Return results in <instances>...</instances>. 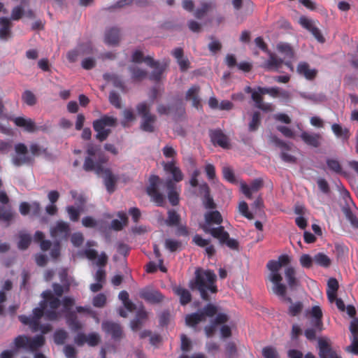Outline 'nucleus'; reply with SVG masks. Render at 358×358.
<instances>
[{"mask_svg":"<svg viewBox=\"0 0 358 358\" xmlns=\"http://www.w3.org/2000/svg\"><path fill=\"white\" fill-rule=\"evenodd\" d=\"M163 186L168 190V199L170 203L173 206H178L180 201L179 192L176 189L175 182L171 179H167L163 181L157 175H151L149 178V185L146 187V193L150 197V199L157 206H164L166 197L160 192L159 187Z\"/></svg>","mask_w":358,"mask_h":358,"instance_id":"obj_1","label":"nucleus"},{"mask_svg":"<svg viewBox=\"0 0 358 358\" xmlns=\"http://www.w3.org/2000/svg\"><path fill=\"white\" fill-rule=\"evenodd\" d=\"M216 280L217 276L213 271L198 268L195 271L194 279L189 282V287L192 290H198L201 299L208 301L210 300L208 292L216 294L218 291Z\"/></svg>","mask_w":358,"mask_h":358,"instance_id":"obj_2","label":"nucleus"},{"mask_svg":"<svg viewBox=\"0 0 358 358\" xmlns=\"http://www.w3.org/2000/svg\"><path fill=\"white\" fill-rule=\"evenodd\" d=\"M116 124L117 119L106 115H103L99 119L94 120L92 126L96 133L95 136L96 139L99 142L106 141L111 133L110 127H114Z\"/></svg>","mask_w":358,"mask_h":358,"instance_id":"obj_3","label":"nucleus"},{"mask_svg":"<svg viewBox=\"0 0 358 358\" xmlns=\"http://www.w3.org/2000/svg\"><path fill=\"white\" fill-rule=\"evenodd\" d=\"M280 90L277 87H257V92H255L252 94V99L255 102V106L264 112H272L274 109L273 106L270 103H264L262 96L269 94L272 97H278Z\"/></svg>","mask_w":358,"mask_h":358,"instance_id":"obj_4","label":"nucleus"},{"mask_svg":"<svg viewBox=\"0 0 358 358\" xmlns=\"http://www.w3.org/2000/svg\"><path fill=\"white\" fill-rule=\"evenodd\" d=\"M203 230L206 234H209L213 238L218 239L221 245L225 244L231 250H238V241L236 239L231 238L229 234L224 230L223 226H219L217 227H204Z\"/></svg>","mask_w":358,"mask_h":358,"instance_id":"obj_5","label":"nucleus"},{"mask_svg":"<svg viewBox=\"0 0 358 358\" xmlns=\"http://www.w3.org/2000/svg\"><path fill=\"white\" fill-rule=\"evenodd\" d=\"M45 307L42 302L40 303V307L35 308L33 310L32 316L21 315L18 316L19 320L24 325H28L33 332H36L39 329V322L41 318L45 316Z\"/></svg>","mask_w":358,"mask_h":358,"instance_id":"obj_6","label":"nucleus"},{"mask_svg":"<svg viewBox=\"0 0 358 358\" xmlns=\"http://www.w3.org/2000/svg\"><path fill=\"white\" fill-rule=\"evenodd\" d=\"M270 141L272 143H273L275 146L280 148V157L282 159V161L290 164H295L296 162V157L288 153V152L290 151L292 149V146L290 144L280 139L275 135H271L270 136Z\"/></svg>","mask_w":358,"mask_h":358,"instance_id":"obj_7","label":"nucleus"},{"mask_svg":"<svg viewBox=\"0 0 358 358\" xmlns=\"http://www.w3.org/2000/svg\"><path fill=\"white\" fill-rule=\"evenodd\" d=\"M15 151L17 155L12 158V162L15 166H21L33 162V158L27 155L28 149L24 143H19L16 144Z\"/></svg>","mask_w":358,"mask_h":358,"instance_id":"obj_8","label":"nucleus"},{"mask_svg":"<svg viewBox=\"0 0 358 358\" xmlns=\"http://www.w3.org/2000/svg\"><path fill=\"white\" fill-rule=\"evenodd\" d=\"M103 331L110 335L114 341H120L124 334L121 325L112 321H104L101 324Z\"/></svg>","mask_w":358,"mask_h":358,"instance_id":"obj_9","label":"nucleus"},{"mask_svg":"<svg viewBox=\"0 0 358 358\" xmlns=\"http://www.w3.org/2000/svg\"><path fill=\"white\" fill-rule=\"evenodd\" d=\"M209 137L214 145H218L224 149L229 148V138L220 129H210Z\"/></svg>","mask_w":358,"mask_h":358,"instance_id":"obj_10","label":"nucleus"},{"mask_svg":"<svg viewBox=\"0 0 358 358\" xmlns=\"http://www.w3.org/2000/svg\"><path fill=\"white\" fill-rule=\"evenodd\" d=\"M300 138L305 144L315 148H319L321 145L323 140L322 135L320 133L306 131H303L301 132Z\"/></svg>","mask_w":358,"mask_h":358,"instance_id":"obj_11","label":"nucleus"},{"mask_svg":"<svg viewBox=\"0 0 358 358\" xmlns=\"http://www.w3.org/2000/svg\"><path fill=\"white\" fill-rule=\"evenodd\" d=\"M70 232L69 224L65 222H57L55 227H52L50 230V235L52 238L57 241H60L63 238H66Z\"/></svg>","mask_w":358,"mask_h":358,"instance_id":"obj_12","label":"nucleus"},{"mask_svg":"<svg viewBox=\"0 0 358 358\" xmlns=\"http://www.w3.org/2000/svg\"><path fill=\"white\" fill-rule=\"evenodd\" d=\"M299 22L303 28L309 31L319 42H324V38L312 20L305 16H301L299 18Z\"/></svg>","mask_w":358,"mask_h":358,"instance_id":"obj_13","label":"nucleus"},{"mask_svg":"<svg viewBox=\"0 0 358 358\" xmlns=\"http://www.w3.org/2000/svg\"><path fill=\"white\" fill-rule=\"evenodd\" d=\"M199 194L203 196V205L206 209H215L216 204L210 195V187L206 182L199 185Z\"/></svg>","mask_w":358,"mask_h":358,"instance_id":"obj_14","label":"nucleus"},{"mask_svg":"<svg viewBox=\"0 0 358 358\" xmlns=\"http://www.w3.org/2000/svg\"><path fill=\"white\" fill-rule=\"evenodd\" d=\"M232 4L236 10H239L243 4L244 5V15H242L241 13H237V18L240 20L241 22H243L246 15L252 14L253 11V4L250 0H232Z\"/></svg>","mask_w":358,"mask_h":358,"instance_id":"obj_15","label":"nucleus"},{"mask_svg":"<svg viewBox=\"0 0 358 358\" xmlns=\"http://www.w3.org/2000/svg\"><path fill=\"white\" fill-rule=\"evenodd\" d=\"M318 348L320 358H341L326 340L319 339Z\"/></svg>","mask_w":358,"mask_h":358,"instance_id":"obj_16","label":"nucleus"},{"mask_svg":"<svg viewBox=\"0 0 358 358\" xmlns=\"http://www.w3.org/2000/svg\"><path fill=\"white\" fill-rule=\"evenodd\" d=\"M43 300L41 301L45 308L57 309L61 305L59 297L55 296L51 290H45L42 293Z\"/></svg>","mask_w":358,"mask_h":358,"instance_id":"obj_17","label":"nucleus"},{"mask_svg":"<svg viewBox=\"0 0 358 358\" xmlns=\"http://www.w3.org/2000/svg\"><path fill=\"white\" fill-rule=\"evenodd\" d=\"M164 170L172 175V180L175 182H180L183 180V173L179 167L176 166V162L172 160L163 164Z\"/></svg>","mask_w":358,"mask_h":358,"instance_id":"obj_18","label":"nucleus"},{"mask_svg":"<svg viewBox=\"0 0 358 358\" xmlns=\"http://www.w3.org/2000/svg\"><path fill=\"white\" fill-rule=\"evenodd\" d=\"M103 174L104 185L108 193L111 194L115 191V185L117 181V177L115 176L110 169H103L101 171Z\"/></svg>","mask_w":358,"mask_h":358,"instance_id":"obj_19","label":"nucleus"},{"mask_svg":"<svg viewBox=\"0 0 358 358\" xmlns=\"http://www.w3.org/2000/svg\"><path fill=\"white\" fill-rule=\"evenodd\" d=\"M171 54L176 58L180 70L182 72H185L190 68V62L187 57H184V52L182 48H175L172 51Z\"/></svg>","mask_w":358,"mask_h":358,"instance_id":"obj_20","label":"nucleus"},{"mask_svg":"<svg viewBox=\"0 0 358 358\" xmlns=\"http://www.w3.org/2000/svg\"><path fill=\"white\" fill-rule=\"evenodd\" d=\"M12 27L13 24L8 17H2L0 19V40L7 41L11 37Z\"/></svg>","mask_w":358,"mask_h":358,"instance_id":"obj_21","label":"nucleus"},{"mask_svg":"<svg viewBox=\"0 0 358 358\" xmlns=\"http://www.w3.org/2000/svg\"><path fill=\"white\" fill-rule=\"evenodd\" d=\"M15 124L23 128L27 132H34L36 130V124L31 118H25L24 117H17L12 119Z\"/></svg>","mask_w":358,"mask_h":358,"instance_id":"obj_22","label":"nucleus"},{"mask_svg":"<svg viewBox=\"0 0 358 358\" xmlns=\"http://www.w3.org/2000/svg\"><path fill=\"white\" fill-rule=\"evenodd\" d=\"M140 296L152 303H160L164 299L162 293L156 290H142L140 292Z\"/></svg>","mask_w":358,"mask_h":358,"instance_id":"obj_23","label":"nucleus"},{"mask_svg":"<svg viewBox=\"0 0 358 358\" xmlns=\"http://www.w3.org/2000/svg\"><path fill=\"white\" fill-rule=\"evenodd\" d=\"M267 268L271 271L268 278L270 281H282V277L279 273L280 265L276 260H270L266 264Z\"/></svg>","mask_w":358,"mask_h":358,"instance_id":"obj_24","label":"nucleus"},{"mask_svg":"<svg viewBox=\"0 0 358 358\" xmlns=\"http://www.w3.org/2000/svg\"><path fill=\"white\" fill-rule=\"evenodd\" d=\"M297 73L301 76H303L307 80H313L317 73V71L315 69H310L309 64L307 62H300L296 69Z\"/></svg>","mask_w":358,"mask_h":358,"instance_id":"obj_25","label":"nucleus"},{"mask_svg":"<svg viewBox=\"0 0 358 358\" xmlns=\"http://www.w3.org/2000/svg\"><path fill=\"white\" fill-rule=\"evenodd\" d=\"M206 224L202 227H210L211 224H222L223 219L221 213L218 210L209 211L204 215Z\"/></svg>","mask_w":358,"mask_h":358,"instance_id":"obj_26","label":"nucleus"},{"mask_svg":"<svg viewBox=\"0 0 358 358\" xmlns=\"http://www.w3.org/2000/svg\"><path fill=\"white\" fill-rule=\"evenodd\" d=\"M199 90L200 87L199 86L193 85L187 90L185 96L186 100L192 101V106L197 109L201 107L199 97Z\"/></svg>","mask_w":358,"mask_h":358,"instance_id":"obj_27","label":"nucleus"},{"mask_svg":"<svg viewBox=\"0 0 358 358\" xmlns=\"http://www.w3.org/2000/svg\"><path fill=\"white\" fill-rule=\"evenodd\" d=\"M102 162H94L90 157H87L83 164V169L85 171H95L97 175H101L102 170L104 169L101 164Z\"/></svg>","mask_w":358,"mask_h":358,"instance_id":"obj_28","label":"nucleus"},{"mask_svg":"<svg viewBox=\"0 0 358 358\" xmlns=\"http://www.w3.org/2000/svg\"><path fill=\"white\" fill-rule=\"evenodd\" d=\"M15 215L10 206H0V221L7 223L8 226L13 221Z\"/></svg>","mask_w":358,"mask_h":358,"instance_id":"obj_29","label":"nucleus"},{"mask_svg":"<svg viewBox=\"0 0 358 358\" xmlns=\"http://www.w3.org/2000/svg\"><path fill=\"white\" fill-rule=\"evenodd\" d=\"M311 315L315 318V320L312 321V324L318 331H321L322 330L323 323L322 321V311L320 307L318 306H313L311 310Z\"/></svg>","mask_w":358,"mask_h":358,"instance_id":"obj_30","label":"nucleus"},{"mask_svg":"<svg viewBox=\"0 0 358 358\" xmlns=\"http://www.w3.org/2000/svg\"><path fill=\"white\" fill-rule=\"evenodd\" d=\"M120 41V30L117 27H111L106 31L105 43L109 45H116Z\"/></svg>","mask_w":358,"mask_h":358,"instance_id":"obj_31","label":"nucleus"},{"mask_svg":"<svg viewBox=\"0 0 358 358\" xmlns=\"http://www.w3.org/2000/svg\"><path fill=\"white\" fill-rule=\"evenodd\" d=\"M283 60L273 53H270L268 59L265 62L264 67L268 71H278L282 66Z\"/></svg>","mask_w":358,"mask_h":358,"instance_id":"obj_32","label":"nucleus"},{"mask_svg":"<svg viewBox=\"0 0 358 358\" xmlns=\"http://www.w3.org/2000/svg\"><path fill=\"white\" fill-rule=\"evenodd\" d=\"M174 293L180 297V303L185 306L192 301V294L189 291L180 286L173 288Z\"/></svg>","mask_w":358,"mask_h":358,"instance_id":"obj_33","label":"nucleus"},{"mask_svg":"<svg viewBox=\"0 0 358 358\" xmlns=\"http://www.w3.org/2000/svg\"><path fill=\"white\" fill-rule=\"evenodd\" d=\"M66 324L73 331H78L83 328V325L78 320L76 314L73 312H70L66 315Z\"/></svg>","mask_w":358,"mask_h":358,"instance_id":"obj_34","label":"nucleus"},{"mask_svg":"<svg viewBox=\"0 0 358 358\" xmlns=\"http://www.w3.org/2000/svg\"><path fill=\"white\" fill-rule=\"evenodd\" d=\"M157 120L155 115H148L142 118L140 128L145 132L152 133L155 131L154 124Z\"/></svg>","mask_w":358,"mask_h":358,"instance_id":"obj_35","label":"nucleus"},{"mask_svg":"<svg viewBox=\"0 0 358 358\" xmlns=\"http://www.w3.org/2000/svg\"><path fill=\"white\" fill-rule=\"evenodd\" d=\"M45 339L43 335H37L34 338L29 337L28 350L36 351L45 344Z\"/></svg>","mask_w":358,"mask_h":358,"instance_id":"obj_36","label":"nucleus"},{"mask_svg":"<svg viewBox=\"0 0 358 358\" xmlns=\"http://www.w3.org/2000/svg\"><path fill=\"white\" fill-rule=\"evenodd\" d=\"M331 130L337 138H340L344 141L349 139L350 136L349 129L343 128L339 124H333L331 125Z\"/></svg>","mask_w":358,"mask_h":358,"instance_id":"obj_37","label":"nucleus"},{"mask_svg":"<svg viewBox=\"0 0 358 358\" xmlns=\"http://www.w3.org/2000/svg\"><path fill=\"white\" fill-rule=\"evenodd\" d=\"M203 315L201 313L196 312L189 314L185 317V323L187 326L194 327L201 322H204Z\"/></svg>","mask_w":358,"mask_h":358,"instance_id":"obj_38","label":"nucleus"},{"mask_svg":"<svg viewBox=\"0 0 358 358\" xmlns=\"http://www.w3.org/2000/svg\"><path fill=\"white\" fill-rule=\"evenodd\" d=\"M287 284L291 289H295L299 285V281L295 277V270L292 267H288L285 272Z\"/></svg>","mask_w":358,"mask_h":358,"instance_id":"obj_39","label":"nucleus"},{"mask_svg":"<svg viewBox=\"0 0 358 358\" xmlns=\"http://www.w3.org/2000/svg\"><path fill=\"white\" fill-rule=\"evenodd\" d=\"M103 77L105 80L111 82L115 87L120 88L122 90L124 89L123 81L117 74L106 73L103 74Z\"/></svg>","mask_w":358,"mask_h":358,"instance_id":"obj_40","label":"nucleus"},{"mask_svg":"<svg viewBox=\"0 0 358 358\" xmlns=\"http://www.w3.org/2000/svg\"><path fill=\"white\" fill-rule=\"evenodd\" d=\"M131 74V78L134 81H140L145 78L147 76V72L137 66H130L129 68Z\"/></svg>","mask_w":358,"mask_h":358,"instance_id":"obj_41","label":"nucleus"},{"mask_svg":"<svg viewBox=\"0 0 358 358\" xmlns=\"http://www.w3.org/2000/svg\"><path fill=\"white\" fill-rule=\"evenodd\" d=\"M261 124V113L259 111H255L252 115L251 121L248 125V130L251 132L255 131L258 129Z\"/></svg>","mask_w":358,"mask_h":358,"instance_id":"obj_42","label":"nucleus"},{"mask_svg":"<svg viewBox=\"0 0 358 358\" xmlns=\"http://www.w3.org/2000/svg\"><path fill=\"white\" fill-rule=\"evenodd\" d=\"M22 100L29 106H33L36 103V95L30 90H25L22 94Z\"/></svg>","mask_w":358,"mask_h":358,"instance_id":"obj_43","label":"nucleus"},{"mask_svg":"<svg viewBox=\"0 0 358 358\" xmlns=\"http://www.w3.org/2000/svg\"><path fill=\"white\" fill-rule=\"evenodd\" d=\"M314 262L323 267H329L331 264L330 258L322 252H319L313 257Z\"/></svg>","mask_w":358,"mask_h":358,"instance_id":"obj_44","label":"nucleus"},{"mask_svg":"<svg viewBox=\"0 0 358 358\" xmlns=\"http://www.w3.org/2000/svg\"><path fill=\"white\" fill-rule=\"evenodd\" d=\"M67 338L68 333L62 329H57L53 335L54 342L58 345H63Z\"/></svg>","mask_w":358,"mask_h":358,"instance_id":"obj_45","label":"nucleus"},{"mask_svg":"<svg viewBox=\"0 0 358 358\" xmlns=\"http://www.w3.org/2000/svg\"><path fill=\"white\" fill-rule=\"evenodd\" d=\"M150 104L147 103L145 101L141 102L136 105V110L138 114L143 118L148 115H152L150 113Z\"/></svg>","mask_w":358,"mask_h":358,"instance_id":"obj_46","label":"nucleus"},{"mask_svg":"<svg viewBox=\"0 0 358 358\" xmlns=\"http://www.w3.org/2000/svg\"><path fill=\"white\" fill-rule=\"evenodd\" d=\"M203 315L206 321V317H212L217 313V307L213 303H208L202 310L199 311Z\"/></svg>","mask_w":358,"mask_h":358,"instance_id":"obj_47","label":"nucleus"},{"mask_svg":"<svg viewBox=\"0 0 358 358\" xmlns=\"http://www.w3.org/2000/svg\"><path fill=\"white\" fill-rule=\"evenodd\" d=\"M343 212L347 220L350 222L352 227L358 229V218L352 213L351 209L349 207H345L343 208Z\"/></svg>","mask_w":358,"mask_h":358,"instance_id":"obj_48","label":"nucleus"},{"mask_svg":"<svg viewBox=\"0 0 358 358\" xmlns=\"http://www.w3.org/2000/svg\"><path fill=\"white\" fill-rule=\"evenodd\" d=\"M19 238L18 248L22 250L27 249L31 241V236L28 234L20 233Z\"/></svg>","mask_w":358,"mask_h":358,"instance_id":"obj_49","label":"nucleus"},{"mask_svg":"<svg viewBox=\"0 0 358 358\" xmlns=\"http://www.w3.org/2000/svg\"><path fill=\"white\" fill-rule=\"evenodd\" d=\"M180 216L174 210H170L168 211V217L166 220L167 225L169 226H176L180 223Z\"/></svg>","mask_w":358,"mask_h":358,"instance_id":"obj_50","label":"nucleus"},{"mask_svg":"<svg viewBox=\"0 0 358 358\" xmlns=\"http://www.w3.org/2000/svg\"><path fill=\"white\" fill-rule=\"evenodd\" d=\"M29 337L25 335L17 336L13 341L16 349L24 348L28 350Z\"/></svg>","mask_w":358,"mask_h":358,"instance_id":"obj_51","label":"nucleus"},{"mask_svg":"<svg viewBox=\"0 0 358 358\" xmlns=\"http://www.w3.org/2000/svg\"><path fill=\"white\" fill-rule=\"evenodd\" d=\"M24 5L20 4L13 8L10 20H19L24 15Z\"/></svg>","mask_w":358,"mask_h":358,"instance_id":"obj_52","label":"nucleus"},{"mask_svg":"<svg viewBox=\"0 0 358 358\" xmlns=\"http://www.w3.org/2000/svg\"><path fill=\"white\" fill-rule=\"evenodd\" d=\"M271 282L273 284L272 287L273 293L279 296L285 297L286 294V286L281 282L282 281Z\"/></svg>","mask_w":358,"mask_h":358,"instance_id":"obj_53","label":"nucleus"},{"mask_svg":"<svg viewBox=\"0 0 358 358\" xmlns=\"http://www.w3.org/2000/svg\"><path fill=\"white\" fill-rule=\"evenodd\" d=\"M152 68H154V70L150 76V79L158 82L161 80L165 68L162 66H160L159 63L155 66H152Z\"/></svg>","mask_w":358,"mask_h":358,"instance_id":"obj_54","label":"nucleus"},{"mask_svg":"<svg viewBox=\"0 0 358 358\" xmlns=\"http://www.w3.org/2000/svg\"><path fill=\"white\" fill-rule=\"evenodd\" d=\"M278 50L284 54L285 57L292 59L294 57V51L292 47L287 43H280L277 45Z\"/></svg>","mask_w":358,"mask_h":358,"instance_id":"obj_55","label":"nucleus"},{"mask_svg":"<svg viewBox=\"0 0 358 358\" xmlns=\"http://www.w3.org/2000/svg\"><path fill=\"white\" fill-rule=\"evenodd\" d=\"M164 245L165 248L171 252L177 251L182 247L180 241L171 238L166 239Z\"/></svg>","mask_w":358,"mask_h":358,"instance_id":"obj_56","label":"nucleus"},{"mask_svg":"<svg viewBox=\"0 0 358 358\" xmlns=\"http://www.w3.org/2000/svg\"><path fill=\"white\" fill-rule=\"evenodd\" d=\"M327 164L328 168L331 171H332L336 173H338V174H341L343 173L342 166L338 160L334 159H328L327 160Z\"/></svg>","mask_w":358,"mask_h":358,"instance_id":"obj_57","label":"nucleus"},{"mask_svg":"<svg viewBox=\"0 0 358 358\" xmlns=\"http://www.w3.org/2000/svg\"><path fill=\"white\" fill-rule=\"evenodd\" d=\"M262 355L264 358H279L276 349L273 346H266L262 349Z\"/></svg>","mask_w":358,"mask_h":358,"instance_id":"obj_58","label":"nucleus"},{"mask_svg":"<svg viewBox=\"0 0 358 358\" xmlns=\"http://www.w3.org/2000/svg\"><path fill=\"white\" fill-rule=\"evenodd\" d=\"M109 101L116 108L120 109L122 108L121 98L120 95L115 92H111L109 94Z\"/></svg>","mask_w":358,"mask_h":358,"instance_id":"obj_59","label":"nucleus"},{"mask_svg":"<svg viewBox=\"0 0 358 358\" xmlns=\"http://www.w3.org/2000/svg\"><path fill=\"white\" fill-rule=\"evenodd\" d=\"M223 178L231 183L236 182V178L233 170L229 166L222 169Z\"/></svg>","mask_w":358,"mask_h":358,"instance_id":"obj_60","label":"nucleus"},{"mask_svg":"<svg viewBox=\"0 0 358 358\" xmlns=\"http://www.w3.org/2000/svg\"><path fill=\"white\" fill-rule=\"evenodd\" d=\"M52 288L54 291V295L57 297H61L64 292H68L69 291V285H66L63 287L62 285L58 283H53Z\"/></svg>","mask_w":358,"mask_h":358,"instance_id":"obj_61","label":"nucleus"},{"mask_svg":"<svg viewBox=\"0 0 358 358\" xmlns=\"http://www.w3.org/2000/svg\"><path fill=\"white\" fill-rule=\"evenodd\" d=\"M303 309V304L301 302L298 301L295 303H292L291 306L289 307L288 309V313L291 316H296L298 315Z\"/></svg>","mask_w":358,"mask_h":358,"instance_id":"obj_62","label":"nucleus"},{"mask_svg":"<svg viewBox=\"0 0 358 358\" xmlns=\"http://www.w3.org/2000/svg\"><path fill=\"white\" fill-rule=\"evenodd\" d=\"M237 349L234 342H228L225 346V353L227 358H234L236 355Z\"/></svg>","mask_w":358,"mask_h":358,"instance_id":"obj_63","label":"nucleus"},{"mask_svg":"<svg viewBox=\"0 0 358 358\" xmlns=\"http://www.w3.org/2000/svg\"><path fill=\"white\" fill-rule=\"evenodd\" d=\"M210 8V4L208 3H203L201 4V6L197 8L194 13V16L197 19H201L206 13Z\"/></svg>","mask_w":358,"mask_h":358,"instance_id":"obj_64","label":"nucleus"}]
</instances>
